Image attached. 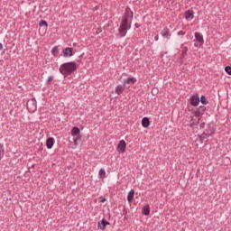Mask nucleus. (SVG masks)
Returning <instances> with one entry per match:
<instances>
[{
	"instance_id": "nucleus-1",
	"label": "nucleus",
	"mask_w": 231,
	"mask_h": 231,
	"mask_svg": "<svg viewBox=\"0 0 231 231\" xmlns=\"http://www.w3.org/2000/svg\"><path fill=\"white\" fill-rule=\"evenodd\" d=\"M134 17V14L131 10V7L127 6L125 10V14L121 18V23L118 29V37L120 39L125 37L127 35V32L131 29L133 24V19Z\"/></svg>"
},
{
	"instance_id": "nucleus-2",
	"label": "nucleus",
	"mask_w": 231,
	"mask_h": 231,
	"mask_svg": "<svg viewBox=\"0 0 231 231\" xmlns=\"http://www.w3.org/2000/svg\"><path fill=\"white\" fill-rule=\"evenodd\" d=\"M59 71L64 77H69L77 71V63L75 61L65 62L60 66Z\"/></svg>"
},
{
	"instance_id": "nucleus-3",
	"label": "nucleus",
	"mask_w": 231,
	"mask_h": 231,
	"mask_svg": "<svg viewBox=\"0 0 231 231\" xmlns=\"http://www.w3.org/2000/svg\"><path fill=\"white\" fill-rule=\"evenodd\" d=\"M207 111V107L204 106H199V108H197L194 111V116H196V118H199L197 122H193L190 124V126H194V125H198L199 124V120H201V117L203 116V115L205 114V112Z\"/></svg>"
},
{
	"instance_id": "nucleus-4",
	"label": "nucleus",
	"mask_w": 231,
	"mask_h": 231,
	"mask_svg": "<svg viewBox=\"0 0 231 231\" xmlns=\"http://www.w3.org/2000/svg\"><path fill=\"white\" fill-rule=\"evenodd\" d=\"M194 46L195 48H201L203 44H205V39L203 38V34L201 32H195Z\"/></svg>"
},
{
	"instance_id": "nucleus-5",
	"label": "nucleus",
	"mask_w": 231,
	"mask_h": 231,
	"mask_svg": "<svg viewBox=\"0 0 231 231\" xmlns=\"http://www.w3.org/2000/svg\"><path fill=\"white\" fill-rule=\"evenodd\" d=\"M27 109L29 113H35L37 111V99L35 97L27 102Z\"/></svg>"
},
{
	"instance_id": "nucleus-6",
	"label": "nucleus",
	"mask_w": 231,
	"mask_h": 231,
	"mask_svg": "<svg viewBox=\"0 0 231 231\" xmlns=\"http://www.w3.org/2000/svg\"><path fill=\"white\" fill-rule=\"evenodd\" d=\"M189 104L193 107H198L199 106V95L196 94L189 97Z\"/></svg>"
},
{
	"instance_id": "nucleus-7",
	"label": "nucleus",
	"mask_w": 231,
	"mask_h": 231,
	"mask_svg": "<svg viewBox=\"0 0 231 231\" xmlns=\"http://www.w3.org/2000/svg\"><path fill=\"white\" fill-rule=\"evenodd\" d=\"M61 55H63L65 59H68V57H73V55H75V52H73V48L67 47L63 49Z\"/></svg>"
},
{
	"instance_id": "nucleus-8",
	"label": "nucleus",
	"mask_w": 231,
	"mask_h": 231,
	"mask_svg": "<svg viewBox=\"0 0 231 231\" xmlns=\"http://www.w3.org/2000/svg\"><path fill=\"white\" fill-rule=\"evenodd\" d=\"M127 148V143L125 140L119 141V143L117 144V152L124 153L125 152V149Z\"/></svg>"
},
{
	"instance_id": "nucleus-9",
	"label": "nucleus",
	"mask_w": 231,
	"mask_h": 231,
	"mask_svg": "<svg viewBox=\"0 0 231 231\" xmlns=\"http://www.w3.org/2000/svg\"><path fill=\"white\" fill-rule=\"evenodd\" d=\"M210 137V135L207 134L205 132L199 135V138L197 139L198 142H199V143H205V145H207V142H208V138Z\"/></svg>"
},
{
	"instance_id": "nucleus-10",
	"label": "nucleus",
	"mask_w": 231,
	"mask_h": 231,
	"mask_svg": "<svg viewBox=\"0 0 231 231\" xmlns=\"http://www.w3.org/2000/svg\"><path fill=\"white\" fill-rule=\"evenodd\" d=\"M107 225H111V223H109V221L103 218L101 221L97 222V228L98 230H105Z\"/></svg>"
},
{
	"instance_id": "nucleus-11",
	"label": "nucleus",
	"mask_w": 231,
	"mask_h": 231,
	"mask_svg": "<svg viewBox=\"0 0 231 231\" xmlns=\"http://www.w3.org/2000/svg\"><path fill=\"white\" fill-rule=\"evenodd\" d=\"M136 82H137L136 78L132 76L123 80V86L125 87L127 86V84H136Z\"/></svg>"
},
{
	"instance_id": "nucleus-12",
	"label": "nucleus",
	"mask_w": 231,
	"mask_h": 231,
	"mask_svg": "<svg viewBox=\"0 0 231 231\" xmlns=\"http://www.w3.org/2000/svg\"><path fill=\"white\" fill-rule=\"evenodd\" d=\"M161 35L164 39H169L171 37V30H169V28L165 27L164 29L162 30Z\"/></svg>"
},
{
	"instance_id": "nucleus-13",
	"label": "nucleus",
	"mask_w": 231,
	"mask_h": 231,
	"mask_svg": "<svg viewBox=\"0 0 231 231\" xmlns=\"http://www.w3.org/2000/svg\"><path fill=\"white\" fill-rule=\"evenodd\" d=\"M53 145H55V139L53 137H50L46 141L47 149H52Z\"/></svg>"
},
{
	"instance_id": "nucleus-14",
	"label": "nucleus",
	"mask_w": 231,
	"mask_h": 231,
	"mask_svg": "<svg viewBox=\"0 0 231 231\" xmlns=\"http://www.w3.org/2000/svg\"><path fill=\"white\" fill-rule=\"evenodd\" d=\"M204 133L206 134H208V136H212V134H214V133H216V130L214 129V126L208 125V128L206 129V131Z\"/></svg>"
},
{
	"instance_id": "nucleus-15",
	"label": "nucleus",
	"mask_w": 231,
	"mask_h": 231,
	"mask_svg": "<svg viewBox=\"0 0 231 231\" xmlns=\"http://www.w3.org/2000/svg\"><path fill=\"white\" fill-rule=\"evenodd\" d=\"M125 89V88H124V86L117 85L115 88V93H116V95H122V93H124Z\"/></svg>"
},
{
	"instance_id": "nucleus-16",
	"label": "nucleus",
	"mask_w": 231,
	"mask_h": 231,
	"mask_svg": "<svg viewBox=\"0 0 231 231\" xmlns=\"http://www.w3.org/2000/svg\"><path fill=\"white\" fill-rule=\"evenodd\" d=\"M142 214H143V216H149V214H151V207H149V204L145 205V206L143 208Z\"/></svg>"
},
{
	"instance_id": "nucleus-17",
	"label": "nucleus",
	"mask_w": 231,
	"mask_h": 231,
	"mask_svg": "<svg viewBox=\"0 0 231 231\" xmlns=\"http://www.w3.org/2000/svg\"><path fill=\"white\" fill-rule=\"evenodd\" d=\"M142 125L143 127H149L151 125V121L149 120V117H143L142 119Z\"/></svg>"
},
{
	"instance_id": "nucleus-18",
	"label": "nucleus",
	"mask_w": 231,
	"mask_h": 231,
	"mask_svg": "<svg viewBox=\"0 0 231 231\" xmlns=\"http://www.w3.org/2000/svg\"><path fill=\"white\" fill-rule=\"evenodd\" d=\"M134 199V189H131L127 195L128 203H131V201H133Z\"/></svg>"
},
{
	"instance_id": "nucleus-19",
	"label": "nucleus",
	"mask_w": 231,
	"mask_h": 231,
	"mask_svg": "<svg viewBox=\"0 0 231 231\" xmlns=\"http://www.w3.org/2000/svg\"><path fill=\"white\" fill-rule=\"evenodd\" d=\"M78 134H80V128L74 126L71 130V135L77 136Z\"/></svg>"
},
{
	"instance_id": "nucleus-20",
	"label": "nucleus",
	"mask_w": 231,
	"mask_h": 231,
	"mask_svg": "<svg viewBox=\"0 0 231 231\" xmlns=\"http://www.w3.org/2000/svg\"><path fill=\"white\" fill-rule=\"evenodd\" d=\"M185 19L187 21H192V19H194V14L190 13V12H186L185 13Z\"/></svg>"
},
{
	"instance_id": "nucleus-21",
	"label": "nucleus",
	"mask_w": 231,
	"mask_h": 231,
	"mask_svg": "<svg viewBox=\"0 0 231 231\" xmlns=\"http://www.w3.org/2000/svg\"><path fill=\"white\" fill-rule=\"evenodd\" d=\"M51 55L53 57H59V46H54L52 49H51Z\"/></svg>"
},
{
	"instance_id": "nucleus-22",
	"label": "nucleus",
	"mask_w": 231,
	"mask_h": 231,
	"mask_svg": "<svg viewBox=\"0 0 231 231\" xmlns=\"http://www.w3.org/2000/svg\"><path fill=\"white\" fill-rule=\"evenodd\" d=\"M200 104H203L204 106H207L208 104V100H207V97L205 96H201L199 98Z\"/></svg>"
},
{
	"instance_id": "nucleus-23",
	"label": "nucleus",
	"mask_w": 231,
	"mask_h": 231,
	"mask_svg": "<svg viewBox=\"0 0 231 231\" xmlns=\"http://www.w3.org/2000/svg\"><path fill=\"white\" fill-rule=\"evenodd\" d=\"M98 174H99L100 178H103V179L106 178V170H104V169H100Z\"/></svg>"
},
{
	"instance_id": "nucleus-24",
	"label": "nucleus",
	"mask_w": 231,
	"mask_h": 231,
	"mask_svg": "<svg viewBox=\"0 0 231 231\" xmlns=\"http://www.w3.org/2000/svg\"><path fill=\"white\" fill-rule=\"evenodd\" d=\"M182 51V57H185V55H187V51H189V47L182 45V51Z\"/></svg>"
},
{
	"instance_id": "nucleus-25",
	"label": "nucleus",
	"mask_w": 231,
	"mask_h": 231,
	"mask_svg": "<svg viewBox=\"0 0 231 231\" xmlns=\"http://www.w3.org/2000/svg\"><path fill=\"white\" fill-rule=\"evenodd\" d=\"M39 24H40V26H45V28H48L47 21L42 20Z\"/></svg>"
},
{
	"instance_id": "nucleus-26",
	"label": "nucleus",
	"mask_w": 231,
	"mask_h": 231,
	"mask_svg": "<svg viewBox=\"0 0 231 231\" xmlns=\"http://www.w3.org/2000/svg\"><path fill=\"white\" fill-rule=\"evenodd\" d=\"M225 71H226V73H227V75H231V67L230 66H226Z\"/></svg>"
},
{
	"instance_id": "nucleus-27",
	"label": "nucleus",
	"mask_w": 231,
	"mask_h": 231,
	"mask_svg": "<svg viewBox=\"0 0 231 231\" xmlns=\"http://www.w3.org/2000/svg\"><path fill=\"white\" fill-rule=\"evenodd\" d=\"M74 140L78 141L79 140H82V135H80V134H79L78 135H76V137L74 138Z\"/></svg>"
},
{
	"instance_id": "nucleus-28",
	"label": "nucleus",
	"mask_w": 231,
	"mask_h": 231,
	"mask_svg": "<svg viewBox=\"0 0 231 231\" xmlns=\"http://www.w3.org/2000/svg\"><path fill=\"white\" fill-rule=\"evenodd\" d=\"M51 80H53V76H50L48 79H47V84H50L51 82Z\"/></svg>"
},
{
	"instance_id": "nucleus-29",
	"label": "nucleus",
	"mask_w": 231,
	"mask_h": 231,
	"mask_svg": "<svg viewBox=\"0 0 231 231\" xmlns=\"http://www.w3.org/2000/svg\"><path fill=\"white\" fill-rule=\"evenodd\" d=\"M99 202L100 203H106V198H104V197H99Z\"/></svg>"
},
{
	"instance_id": "nucleus-30",
	"label": "nucleus",
	"mask_w": 231,
	"mask_h": 231,
	"mask_svg": "<svg viewBox=\"0 0 231 231\" xmlns=\"http://www.w3.org/2000/svg\"><path fill=\"white\" fill-rule=\"evenodd\" d=\"M185 33H186L185 31H180V32H177V35H179V36H180V35L183 36V35H185Z\"/></svg>"
},
{
	"instance_id": "nucleus-31",
	"label": "nucleus",
	"mask_w": 231,
	"mask_h": 231,
	"mask_svg": "<svg viewBox=\"0 0 231 231\" xmlns=\"http://www.w3.org/2000/svg\"><path fill=\"white\" fill-rule=\"evenodd\" d=\"M199 127H200V129H204L205 128V123L200 124Z\"/></svg>"
},
{
	"instance_id": "nucleus-32",
	"label": "nucleus",
	"mask_w": 231,
	"mask_h": 231,
	"mask_svg": "<svg viewBox=\"0 0 231 231\" xmlns=\"http://www.w3.org/2000/svg\"><path fill=\"white\" fill-rule=\"evenodd\" d=\"M99 8H100V7H99L98 5H97V6L94 7L93 10H94V12H97V10H99Z\"/></svg>"
},
{
	"instance_id": "nucleus-33",
	"label": "nucleus",
	"mask_w": 231,
	"mask_h": 231,
	"mask_svg": "<svg viewBox=\"0 0 231 231\" xmlns=\"http://www.w3.org/2000/svg\"><path fill=\"white\" fill-rule=\"evenodd\" d=\"M160 40V36L157 34V35H155V37H154V41H159Z\"/></svg>"
},
{
	"instance_id": "nucleus-34",
	"label": "nucleus",
	"mask_w": 231,
	"mask_h": 231,
	"mask_svg": "<svg viewBox=\"0 0 231 231\" xmlns=\"http://www.w3.org/2000/svg\"><path fill=\"white\" fill-rule=\"evenodd\" d=\"M74 145H79V142L76 139H73Z\"/></svg>"
},
{
	"instance_id": "nucleus-35",
	"label": "nucleus",
	"mask_w": 231,
	"mask_h": 231,
	"mask_svg": "<svg viewBox=\"0 0 231 231\" xmlns=\"http://www.w3.org/2000/svg\"><path fill=\"white\" fill-rule=\"evenodd\" d=\"M0 51H3V43H0Z\"/></svg>"
},
{
	"instance_id": "nucleus-36",
	"label": "nucleus",
	"mask_w": 231,
	"mask_h": 231,
	"mask_svg": "<svg viewBox=\"0 0 231 231\" xmlns=\"http://www.w3.org/2000/svg\"><path fill=\"white\" fill-rule=\"evenodd\" d=\"M3 157H1V150H0V162H1V159H2Z\"/></svg>"
}]
</instances>
